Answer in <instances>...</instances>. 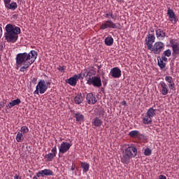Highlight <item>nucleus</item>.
I'll list each match as a JSON object with an SVG mask.
<instances>
[{
  "mask_svg": "<svg viewBox=\"0 0 179 179\" xmlns=\"http://www.w3.org/2000/svg\"><path fill=\"white\" fill-rule=\"evenodd\" d=\"M38 55L36 50H31L29 53H18L15 58L16 69L20 68V72L27 71V69L30 68L32 64H34V61L37 59Z\"/></svg>",
  "mask_w": 179,
  "mask_h": 179,
  "instance_id": "nucleus-1",
  "label": "nucleus"
},
{
  "mask_svg": "<svg viewBox=\"0 0 179 179\" xmlns=\"http://www.w3.org/2000/svg\"><path fill=\"white\" fill-rule=\"evenodd\" d=\"M4 38L7 43H16L21 33L20 27L15 24H8L5 27Z\"/></svg>",
  "mask_w": 179,
  "mask_h": 179,
  "instance_id": "nucleus-2",
  "label": "nucleus"
},
{
  "mask_svg": "<svg viewBox=\"0 0 179 179\" xmlns=\"http://www.w3.org/2000/svg\"><path fill=\"white\" fill-rule=\"evenodd\" d=\"M138 155V148L134 145H130L126 147L123 155L120 157L121 162L123 164H129L131 163V159L136 157Z\"/></svg>",
  "mask_w": 179,
  "mask_h": 179,
  "instance_id": "nucleus-3",
  "label": "nucleus"
},
{
  "mask_svg": "<svg viewBox=\"0 0 179 179\" xmlns=\"http://www.w3.org/2000/svg\"><path fill=\"white\" fill-rule=\"evenodd\" d=\"M48 85H50V82L40 80L36 87V90L34 92V94H39V93L40 94H44L48 89Z\"/></svg>",
  "mask_w": 179,
  "mask_h": 179,
  "instance_id": "nucleus-4",
  "label": "nucleus"
},
{
  "mask_svg": "<svg viewBox=\"0 0 179 179\" xmlns=\"http://www.w3.org/2000/svg\"><path fill=\"white\" fill-rule=\"evenodd\" d=\"M85 78V73L81 72L80 73L76 74L73 77L66 80V83L70 85L71 86H76V83L79 79H84Z\"/></svg>",
  "mask_w": 179,
  "mask_h": 179,
  "instance_id": "nucleus-5",
  "label": "nucleus"
},
{
  "mask_svg": "<svg viewBox=\"0 0 179 179\" xmlns=\"http://www.w3.org/2000/svg\"><path fill=\"white\" fill-rule=\"evenodd\" d=\"M171 47L172 48V55L174 58H177L179 55V43L177 39H171L169 41Z\"/></svg>",
  "mask_w": 179,
  "mask_h": 179,
  "instance_id": "nucleus-6",
  "label": "nucleus"
},
{
  "mask_svg": "<svg viewBox=\"0 0 179 179\" xmlns=\"http://www.w3.org/2000/svg\"><path fill=\"white\" fill-rule=\"evenodd\" d=\"M121 24L120 23L115 24L113 20H108L100 26L101 30H106V29H120Z\"/></svg>",
  "mask_w": 179,
  "mask_h": 179,
  "instance_id": "nucleus-7",
  "label": "nucleus"
},
{
  "mask_svg": "<svg viewBox=\"0 0 179 179\" xmlns=\"http://www.w3.org/2000/svg\"><path fill=\"white\" fill-rule=\"evenodd\" d=\"M155 40L156 37L155 36V30L151 29L150 33L145 38V44L148 47V50H149L153 45V43H155Z\"/></svg>",
  "mask_w": 179,
  "mask_h": 179,
  "instance_id": "nucleus-8",
  "label": "nucleus"
},
{
  "mask_svg": "<svg viewBox=\"0 0 179 179\" xmlns=\"http://www.w3.org/2000/svg\"><path fill=\"white\" fill-rule=\"evenodd\" d=\"M163 48H164V43L161 41L156 42L154 45L150 48L148 50L154 52V54H159L163 51Z\"/></svg>",
  "mask_w": 179,
  "mask_h": 179,
  "instance_id": "nucleus-9",
  "label": "nucleus"
},
{
  "mask_svg": "<svg viewBox=\"0 0 179 179\" xmlns=\"http://www.w3.org/2000/svg\"><path fill=\"white\" fill-rule=\"evenodd\" d=\"M71 146H72L71 143L63 141L59 148V156H61V155H65V153L71 149Z\"/></svg>",
  "mask_w": 179,
  "mask_h": 179,
  "instance_id": "nucleus-10",
  "label": "nucleus"
},
{
  "mask_svg": "<svg viewBox=\"0 0 179 179\" xmlns=\"http://www.w3.org/2000/svg\"><path fill=\"white\" fill-rule=\"evenodd\" d=\"M51 152H50L45 155L44 158L45 159L46 162H52V159L57 157V146H54L52 148Z\"/></svg>",
  "mask_w": 179,
  "mask_h": 179,
  "instance_id": "nucleus-11",
  "label": "nucleus"
},
{
  "mask_svg": "<svg viewBox=\"0 0 179 179\" xmlns=\"http://www.w3.org/2000/svg\"><path fill=\"white\" fill-rule=\"evenodd\" d=\"M87 85H92L94 87H101V78L99 76H94V78L87 83Z\"/></svg>",
  "mask_w": 179,
  "mask_h": 179,
  "instance_id": "nucleus-12",
  "label": "nucleus"
},
{
  "mask_svg": "<svg viewBox=\"0 0 179 179\" xmlns=\"http://www.w3.org/2000/svg\"><path fill=\"white\" fill-rule=\"evenodd\" d=\"M159 92L162 96H167L169 94V85L164 83V81H161L159 83Z\"/></svg>",
  "mask_w": 179,
  "mask_h": 179,
  "instance_id": "nucleus-13",
  "label": "nucleus"
},
{
  "mask_svg": "<svg viewBox=\"0 0 179 179\" xmlns=\"http://www.w3.org/2000/svg\"><path fill=\"white\" fill-rule=\"evenodd\" d=\"M110 75H111L112 78L118 79L121 78V69H120L118 67H114L111 69Z\"/></svg>",
  "mask_w": 179,
  "mask_h": 179,
  "instance_id": "nucleus-14",
  "label": "nucleus"
},
{
  "mask_svg": "<svg viewBox=\"0 0 179 179\" xmlns=\"http://www.w3.org/2000/svg\"><path fill=\"white\" fill-rule=\"evenodd\" d=\"M87 103L88 104H96L97 103V99L96 98V95L93 94V93H89L86 96Z\"/></svg>",
  "mask_w": 179,
  "mask_h": 179,
  "instance_id": "nucleus-15",
  "label": "nucleus"
},
{
  "mask_svg": "<svg viewBox=\"0 0 179 179\" xmlns=\"http://www.w3.org/2000/svg\"><path fill=\"white\" fill-rule=\"evenodd\" d=\"M85 73V78L87 80V83H88L91 79L94 78V75H96V71L93 69H90L87 71V74L86 72Z\"/></svg>",
  "mask_w": 179,
  "mask_h": 179,
  "instance_id": "nucleus-16",
  "label": "nucleus"
},
{
  "mask_svg": "<svg viewBox=\"0 0 179 179\" xmlns=\"http://www.w3.org/2000/svg\"><path fill=\"white\" fill-rule=\"evenodd\" d=\"M155 33L157 38H158L159 40H163L166 37V32L160 28H157L155 30Z\"/></svg>",
  "mask_w": 179,
  "mask_h": 179,
  "instance_id": "nucleus-17",
  "label": "nucleus"
},
{
  "mask_svg": "<svg viewBox=\"0 0 179 179\" xmlns=\"http://www.w3.org/2000/svg\"><path fill=\"white\" fill-rule=\"evenodd\" d=\"M4 4L7 9L15 10L17 8V4L15 2L10 3V1H4Z\"/></svg>",
  "mask_w": 179,
  "mask_h": 179,
  "instance_id": "nucleus-18",
  "label": "nucleus"
},
{
  "mask_svg": "<svg viewBox=\"0 0 179 179\" xmlns=\"http://www.w3.org/2000/svg\"><path fill=\"white\" fill-rule=\"evenodd\" d=\"M20 103H22V101H20V99H17L15 100L11 101V102H10L8 106H6V108H8V110H10V108H12V107H15V106H19V104H20Z\"/></svg>",
  "mask_w": 179,
  "mask_h": 179,
  "instance_id": "nucleus-19",
  "label": "nucleus"
},
{
  "mask_svg": "<svg viewBox=\"0 0 179 179\" xmlns=\"http://www.w3.org/2000/svg\"><path fill=\"white\" fill-rule=\"evenodd\" d=\"M74 102L76 104H82V103H83V96H82V94H78L74 97Z\"/></svg>",
  "mask_w": 179,
  "mask_h": 179,
  "instance_id": "nucleus-20",
  "label": "nucleus"
},
{
  "mask_svg": "<svg viewBox=\"0 0 179 179\" xmlns=\"http://www.w3.org/2000/svg\"><path fill=\"white\" fill-rule=\"evenodd\" d=\"M167 15L169 16L170 22H173V20L176 19V13H174V11L172 9H168Z\"/></svg>",
  "mask_w": 179,
  "mask_h": 179,
  "instance_id": "nucleus-21",
  "label": "nucleus"
},
{
  "mask_svg": "<svg viewBox=\"0 0 179 179\" xmlns=\"http://www.w3.org/2000/svg\"><path fill=\"white\" fill-rule=\"evenodd\" d=\"M80 166L83 169V173H87L90 169V165L87 162H80Z\"/></svg>",
  "mask_w": 179,
  "mask_h": 179,
  "instance_id": "nucleus-22",
  "label": "nucleus"
},
{
  "mask_svg": "<svg viewBox=\"0 0 179 179\" xmlns=\"http://www.w3.org/2000/svg\"><path fill=\"white\" fill-rule=\"evenodd\" d=\"M105 44L108 46H111L114 44V38L111 36H108L105 38Z\"/></svg>",
  "mask_w": 179,
  "mask_h": 179,
  "instance_id": "nucleus-23",
  "label": "nucleus"
},
{
  "mask_svg": "<svg viewBox=\"0 0 179 179\" xmlns=\"http://www.w3.org/2000/svg\"><path fill=\"white\" fill-rule=\"evenodd\" d=\"M145 114L148 115V117L153 118L154 116L156 115V109H154L153 108H150Z\"/></svg>",
  "mask_w": 179,
  "mask_h": 179,
  "instance_id": "nucleus-24",
  "label": "nucleus"
},
{
  "mask_svg": "<svg viewBox=\"0 0 179 179\" xmlns=\"http://www.w3.org/2000/svg\"><path fill=\"white\" fill-rule=\"evenodd\" d=\"M101 124H103V121H101L100 120V118L99 117H95L94 118V120L92 122V125H94V127H101Z\"/></svg>",
  "mask_w": 179,
  "mask_h": 179,
  "instance_id": "nucleus-25",
  "label": "nucleus"
},
{
  "mask_svg": "<svg viewBox=\"0 0 179 179\" xmlns=\"http://www.w3.org/2000/svg\"><path fill=\"white\" fill-rule=\"evenodd\" d=\"M143 122L145 125L152 124V117L145 114V117L143 118Z\"/></svg>",
  "mask_w": 179,
  "mask_h": 179,
  "instance_id": "nucleus-26",
  "label": "nucleus"
},
{
  "mask_svg": "<svg viewBox=\"0 0 179 179\" xmlns=\"http://www.w3.org/2000/svg\"><path fill=\"white\" fill-rule=\"evenodd\" d=\"M42 171V177H44L45 176H54V172L51 171L50 169H43Z\"/></svg>",
  "mask_w": 179,
  "mask_h": 179,
  "instance_id": "nucleus-27",
  "label": "nucleus"
},
{
  "mask_svg": "<svg viewBox=\"0 0 179 179\" xmlns=\"http://www.w3.org/2000/svg\"><path fill=\"white\" fill-rule=\"evenodd\" d=\"M73 117H74V118L76 119V121L78 122H79L80 121H83V119L85 118V116H83V115H82L80 113H74Z\"/></svg>",
  "mask_w": 179,
  "mask_h": 179,
  "instance_id": "nucleus-28",
  "label": "nucleus"
},
{
  "mask_svg": "<svg viewBox=\"0 0 179 179\" xmlns=\"http://www.w3.org/2000/svg\"><path fill=\"white\" fill-rule=\"evenodd\" d=\"M17 142H22L24 138L23 137V133L18 131L15 138Z\"/></svg>",
  "mask_w": 179,
  "mask_h": 179,
  "instance_id": "nucleus-29",
  "label": "nucleus"
},
{
  "mask_svg": "<svg viewBox=\"0 0 179 179\" xmlns=\"http://www.w3.org/2000/svg\"><path fill=\"white\" fill-rule=\"evenodd\" d=\"M129 135L131 138H137L139 136V131L133 130L129 133Z\"/></svg>",
  "mask_w": 179,
  "mask_h": 179,
  "instance_id": "nucleus-30",
  "label": "nucleus"
},
{
  "mask_svg": "<svg viewBox=\"0 0 179 179\" xmlns=\"http://www.w3.org/2000/svg\"><path fill=\"white\" fill-rule=\"evenodd\" d=\"M157 60H158V66H159V68L161 69H164V68H166V63L164 61L159 59V57H157Z\"/></svg>",
  "mask_w": 179,
  "mask_h": 179,
  "instance_id": "nucleus-31",
  "label": "nucleus"
},
{
  "mask_svg": "<svg viewBox=\"0 0 179 179\" xmlns=\"http://www.w3.org/2000/svg\"><path fill=\"white\" fill-rule=\"evenodd\" d=\"M163 55L165 57H171V50L167 49L166 50L164 51Z\"/></svg>",
  "mask_w": 179,
  "mask_h": 179,
  "instance_id": "nucleus-32",
  "label": "nucleus"
},
{
  "mask_svg": "<svg viewBox=\"0 0 179 179\" xmlns=\"http://www.w3.org/2000/svg\"><path fill=\"white\" fill-rule=\"evenodd\" d=\"M20 132H22V134H27L29 132V127L26 126L22 127Z\"/></svg>",
  "mask_w": 179,
  "mask_h": 179,
  "instance_id": "nucleus-33",
  "label": "nucleus"
},
{
  "mask_svg": "<svg viewBox=\"0 0 179 179\" xmlns=\"http://www.w3.org/2000/svg\"><path fill=\"white\" fill-rule=\"evenodd\" d=\"M66 69V66H59L57 67V71H59V72H62V73H64Z\"/></svg>",
  "mask_w": 179,
  "mask_h": 179,
  "instance_id": "nucleus-34",
  "label": "nucleus"
},
{
  "mask_svg": "<svg viewBox=\"0 0 179 179\" xmlns=\"http://www.w3.org/2000/svg\"><path fill=\"white\" fill-rule=\"evenodd\" d=\"M144 155L145 156H150V155H152V150H150V148H146L144 150Z\"/></svg>",
  "mask_w": 179,
  "mask_h": 179,
  "instance_id": "nucleus-35",
  "label": "nucleus"
},
{
  "mask_svg": "<svg viewBox=\"0 0 179 179\" xmlns=\"http://www.w3.org/2000/svg\"><path fill=\"white\" fill-rule=\"evenodd\" d=\"M165 80L166 82H167L168 83H172L173 82V77L170 76H166L165 77Z\"/></svg>",
  "mask_w": 179,
  "mask_h": 179,
  "instance_id": "nucleus-36",
  "label": "nucleus"
},
{
  "mask_svg": "<svg viewBox=\"0 0 179 179\" xmlns=\"http://www.w3.org/2000/svg\"><path fill=\"white\" fill-rule=\"evenodd\" d=\"M168 87H169L171 90H173L176 87V84L174 83V81L170 83L169 85H168Z\"/></svg>",
  "mask_w": 179,
  "mask_h": 179,
  "instance_id": "nucleus-37",
  "label": "nucleus"
},
{
  "mask_svg": "<svg viewBox=\"0 0 179 179\" xmlns=\"http://www.w3.org/2000/svg\"><path fill=\"white\" fill-rule=\"evenodd\" d=\"M110 17L113 20H115L117 19V13H113V11H110Z\"/></svg>",
  "mask_w": 179,
  "mask_h": 179,
  "instance_id": "nucleus-38",
  "label": "nucleus"
},
{
  "mask_svg": "<svg viewBox=\"0 0 179 179\" xmlns=\"http://www.w3.org/2000/svg\"><path fill=\"white\" fill-rule=\"evenodd\" d=\"M166 57V56L164 55L161 57H159V59H161V61H163L164 62H167V57Z\"/></svg>",
  "mask_w": 179,
  "mask_h": 179,
  "instance_id": "nucleus-39",
  "label": "nucleus"
},
{
  "mask_svg": "<svg viewBox=\"0 0 179 179\" xmlns=\"http://www.w3.org/2000/svg\"><path fill=\"white\" fill-rule=\"evenodd\" d=\"M105 17H106L107 19H110V11L106 12L105 14Z\"/></svg>",
  "mask_w": 179,
  "mask_h": 179,
  "instance_id": "nucleus-40",
  "label": "nucleus"
},
{
  "mask_svg": "<svg viewBox=\"0 0 179 179\" xmlns=\"http://www.w3.org/2000/svg\"><path fill=\"white\" fill-rule=\"evenodd\" d=\"M36 176H37L38 178H39V177H43V172H42V171H38V172L36 173Z\"/></svg>",
  "mask_w": 179,
  "mask_h": 179,
  "instance_id": "nucleus-41",
  "label": "nucleus"
},
{
  "mask_svg": "<svg viewBox=\"0 0 179 179\" xmlns=\"http://www.w3.org/2000/svg\"><path fill=\"white\" fill-rule=\"evenodd\" d=\"M2 37V24H0V38Z\"/></svg>",
  "mask_w": 179,
  "mask_h": 179,
  "instance_id": "nucleus-42",
  "label": "nucleus"
},
{
  "mask_svg": "<svg viewBox=\"0 0 179 179\" xmlns=\"http://www.w3.org/2000/svg\"><path fill=\"white\" fill-rule=\"evenodd\" d=\"M14 179H22V177L20 176L15 174L14 176Z\"/></svg>",
  "mask_w": 179,
  "mask_h": 179,
  "instance_id": "nucleus-43",
  "label": "nucleus"
},
{
  "mask_svg": "<svg viewBox=\"0 0 179 179\" xmlns=\"http://www.w3.org/2000/svg\"><path fill=\"white\" fill-rule=\"evenodd\" d=\"M159 179H167V178L164 175H160Z\"/></svg>",
  "mask_w": 179,
  "mask_h": 179,
  "instance_id": "nucleus-44",
  "label": "nucleus"
},
{
  "mask_svg": "<svg viewBox=\"0 0 179 179\" xmlns=\"http://www.w3.org/2000/svg\"><path fill=\"white\" fill-rule=\"evenodd\" d=\"M96 68L98 69V71H100V69H101V65H96Z\"/></svg>",
  "mask_w": 179,
  "mask_h": 179,
  "instance_id": "nucleus-45",
  "label": "nucleus"
},
{
  "mask_svg": "<svg viewBox=\"0 0 179 179\" xmlns=\"http://www.w3.org/2000/svg\"><path fill=\"white\" fill-rule=\"evenodd\" d=\"M122 106H127V101H123L122 102Z\"/></svg>",
  "mask_w": 179,
  "mask_h": 179,
  "instance_id": "nucleus-46",
  "label": "nucleus"
},
{
  "mask_svg": "<svg viewBox=\"0 0 179 179\" xmlns=\"http://www.w3.org/2000/svg\"><path fill=\"white\" fill-rule=\"evenodd\" d=\"M71 170L72 171H75V166H72L71 168Z\"/></svg>",
  "mask_w": 179,
  "mask_h": 179,
  "instance_id": "nucleus-47",
  "label": "nucleus"
},
{
  "mask_svg": "<svg viewBox=\"0 0 179 179\" xmlns=\"http://www.w3.org/2000/svg\"><path fill=\"white\" fill-rule=\"evenodd\" d=\"M32 179H37V176H34Z\"/></svg>",
  "mask_w": 179,
  "mask_h": 179,
  "instance_id": "nucleus-48",
  "label": "nucleus"
},
{
  "mask_svg": "<svg viewBox=\"0 0 179 179\" xmlns=\"http://www.w3.org/2000/svg\"><path fill=\"white\" fill-rule=\"evenodd\" d=\"M4 1H10V0H4Z\"/></svg>",
  "mask_w": 179,
  "mask_h": 179,
  "instance_id": "nucleus-49",
  "label": "nucleus"
}]
</instances>
